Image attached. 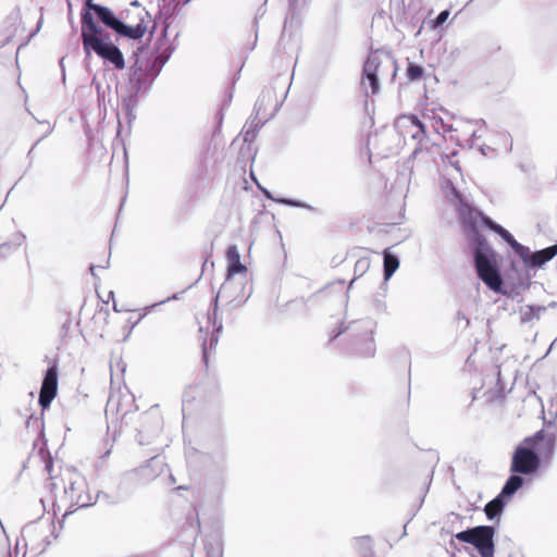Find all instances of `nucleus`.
<instances>
[{"label": "nucleus", "instance_id": "obj_1", "mask_svg": "<svg viewBox=\"0 0 557 557\" xmlns=\"http://www.w3.org/2000/svg\"><path fill=\"white\" fill-rule=\"evenodd\" d=\"M556 434L537 431L533 436L525 437L513 450L510 472L521 475H533L541 467L542 460H550L555 453Z\"/></svg>", "mask_w": 557, "mask_h": 557}, {"label": "nucleus", "instance_id": "obj_2", "mask_svg": "<svg viewBox=\"0 0 557 557\" xmlns=\"http://www.w3.org/2000/svg\"><path fill=\"white\" fill-rule=\"evenodd\" d=\"M89 10L82 13V40L84 49L89 52L92 50L98 57L106 62L111 63L115 69L123 70L125 60L122 51L117 46L110 41L108 35L102 34Z\"/></svg>", "mask_w": 557, "mask_h": 557}, {"label": "nucleus", "instance_id": "obj_3", "mask_svg": "<svg viewBox=\"0 0 557 557\" xmlns=\"http://www.w3.org/2000/svg\"><path fill=\"white\" fill-rule=\"evenodd\" d=\"M375 325L376 323L370 318L341 323L338 329L331 333V339L346 334L360 356L373 357L375 352V343L373 339Z\"/></svg>", "mask_w": 557, "mask_h": 557}, {"label": "nucleus", "instance_id": "obj_4", "mask_svg": "<svg viewBox=\"0 0 557 557\" xmlns=\"http://www.w3.org/2000/svg\"><path fill=\"white\" fill-rule=\"evenodd\" d=\"M473 248L474 265L478 276L492 290L500 292L503 280L497 265L496 253L487 245L482 234H475Z\"/></svg>", "mask_w": 557, "mask_h": 557}, {"label": "nucleus", "instance_id": "obj_5", "mask_svg": "<svg viewBox=\"0 0 557 557\" xmlns=\"http://www.w3.org/2000/svg\"><path fill=\"white\" fill-rule=\"evenodd\" d=\"M172 54V49L166 46L152 61H148L146 65L137 59L129 71V84L132 91L135 94L147 92L154 78L159 75L164 64L168 62Z\"/></svg>", "mask_w": 557, "mask_h": 557}, {"label": "nucleus", "instance_id": "obj_6", "mask_svg": "<svg viewBox=\"0 0 557 557\" xmlns=\"http://www.w3.org/2000/svg\"><path fill=\"white\" fill-rule=\"evenodd\" d=\"M250 294V289L246 292V282L244 280H234L232 277L225 278L219 293L215 295L213 299L212 325L216 334H219L223 329L222 321H218L216 319L219 300L222 299L223 301H225L227 310L231 311L244 305L246 300L249 298Z\"/></svg>", "mask_w": 557, "mask_h": 557}, {"label": "nucleus", "instance_id": "obj_7", "mask_svg": "<svg viewBox=\"0 0 557 557\" xmlns=\"http://www.w3.org/2000/svg\"><path fill=\"white\" fill-rule=\"evenodd\" d=\"M67 485L64 487L63 496L59 503L66 506L64 517L73 513L77 508H84L94 504L91 495L88 493L86 479L76 471H69Z\"/></svg>", "mask_w": 557, "mask_h": 557}, {"label": "nucleus", "instance_id": "obj_8", "mask_svg": "<svg viewBox=\"0 0 557 557\" xmlns=\"http://www.w3.org/2000/svg\"><path fill=\"white\" fill-rule=\"evenodd\" d=\"M51 537L54 535V523L49 518H40L27 523L22 529V539L26 548L36 555L42 554L51 544Z\"/></svg>", "mask_w": 557, "mask_h": 557}, {"label": "nucleus", "instance_id": "obj_9", "mask_svg": "<svg viewBox=\"0 0 557 557\" xmlns=\"http://www.w3.org/2000/svg\"><path fill=\"white\" fill-rule=\"evenodd\" d=\"M495 528L492 525H478L455 534V539L473 545L481 557H494Z\"/></svg>", "mask_w": 557, "mask_h": 557}, {"label": "nucleus", "instance_id": "obj_10", "mask_svg": "<svg viewBox=\"0 0 557 557\" xmlns=\"http://www.w3.org/2000/svg\"><path fill=\"white\" fill-rule=\"evenodd\" d=\"M453 194L459 202L457 207L459 219L463 227L467 230L468 236L473 243H475V234H480L478 231L479 221L483 222V218L486 216L465 201L461 194L456 188H453Z\"/></svg>", "mask_w": 557, "mask_h": 557}, {"label": "nucleus", "instance_id": "obj_11", "mask_svg": "<svg viewBox=\"0 0 557 557\" xmlns=\"http://www.w3.org/2000/svg\"><path fill=\"white\" fill-rule=\"evenodd\" d=\"M58 392V371L55 367L47 369L42 380L40 393H39V405L42 409L50 407L51 401L57 396Z\"/></svg>", "mask_w": 557, "mask_h": 557}, {"label": "nucleus", "instance_id": "obj_12", "mask_svg": "<svg viewBox=\"0 0 557 557\" xmlns=\"http://www.w3.org/2000/svg\"><path fill=\"white\" fill-rule=\"evenodd\" d=\"M382 63H383L382 57L377 52H374L368 57V59L363 65V82L364 81L369 82V85L371 87V92L373 95L376 94L380 89L377 75H379V69L382 65Z\"/></svg>", "mask_w": 557, "mask_h": 557}, {"label": "nucleus", "instance_id": "obj_13", "mask_svg": "<svg viewBox=\"0 0 557 557\" xmlns=\"http://www.w3.org/2000/svg\"><path fill=\"white\" fill-rule=\"evenodd\" d=\"M275 92L271 88H265L261 91L255 103V113L257 116L268 120L273 116L274 111L276 110Z\"/></svg>", "mask_w": 557, "mask_h": 557}, {"label": "nucleus", "instance_id": "obj_14", "mask_svg": "<svg viewBox=\"0 0 557 557\" xmlns=\"http://www.w3.org/2000/svg\"><path fill=\"white\" fill-rule=\"evenodd\" d=\"M398 128H408L407 133L421 141L425 136V126L416 115H404L396 122Z\"/></svg>", "mask_w": 557, "mask_h": 557}, {"label": "nucleus", "instance_id": "obj_15", "mask_svg": "<svg viewBox=\"0 0 557 557\" xmlns=\"http://www.w3.org/2000/svg\"><path fill=\"white\" fill-rule=\"evenodd\" d=\"M89 10L94 11L95 15L107 27L116 30L121 23V20L107 7L88 2Z\"/></svg>", "mask_w": 557, "mask_h": 557}, {"label": "nucleus", "instance_id": "obj_16", "mask_svg": "<svg viewBox=\"0 0 557 557\" xmlns=\"http://www.w3.org/2000/svg\"><path fill=\"white\" fill-rule=\"evenodd\" d=\"M145 422H149L148 429L138 432V443L140 445L149 444L151 440L158 435L161 430V419L158 416L146 414Z\"/></svg>", "mask_w": 557, "mask_h": 557}, {"label": "nucleus", "instance_id": "obj_17", "mask_svg": "<svg viewBox=\"0 0 557 557\" xmlns=\"http://www.w3.org/2000/svg\"><path fill=\"white\" fill-rule=\"evenodd\" d=\"M226 258H227V263H228L226 277L234 278L235 274L246 272L247 269L240 262V255L235 245H232L227 248Z\"/></svg>", "mask_w": 557, "mask_h": 557}, {"label": "nucleus", "instance_id": "obj_18", "mask_svg": "<svg viewBox=\"0 0 557 557\" xmlns=\"http://www.w3.org/2000/svg\"><path fill=\"white\" fill-rule=\"evenodd\" d=\"M555 256H557V244L541 250H536L534 252L531 251V257L530 260L528 261L527 267L541 268L546 262L552 260Z\"/></svg>", "mask_w": 557, "mask_h": 557}, {"label": "nucleus", "instance_id": "obj_19", "mask_svg": "<svg viewBox=\"0 0 557 557\" xmlns=\"http://www.w3.org/2000/svg\"><path fill=\"white\" fill-rule=\"evenodd\" d=\"M225 486V476L223 474L209 478L205 483V494L213 496L218 503L222 502Z\"/></svg>", "mask_w": 557, "mask_h": 557}, {"label": "nucleus", "instance_id": "obj_20", "mask_svg": "<svg viewBox=\"0 0 557 557\" xmlns=\"http://www.w3.org/2000/svg\"><path fill=\"white\" fill-rule=\"evenodd\" d=\"M524 483L525 480L521 474L511 473L498 495L508 503L510 498L518 492V490L524 485Z\"/></svg>", "mask_w": 557, "mask_h": 557}, {"label": "nucleus", "instance_id": "obj_21", "mask_svg": "<svg viewBox=\"0 0 557 557\" xmlns=\"http://www.w3.org/2000/svg\"><path fill=\"white\" fill-rule=\"evenodd\" d=\"M147 32V26L144 24V21L140 20V23H138L135 26L127 25L124 22L121 21L120 25L117 26L115 33L120 36L126 37L128 39H140Z\"/></svg>", "mask_w": 557, "mask_h": 557}, {"label": "nucleus", "instance_id": "obj_22", "mask_svg": "<svg viewBox=\"0 0 557 557\" xmlns=\"http://www.w3.org/2000/svg\"><path fill=\"white\" fill-rule=\"evenodd\" d=\"M546 312L544 306H524L520 309V321L521 323H530L534 320H540L543 313Z\"/></svg>", "mask_w": 557, "mask_h": 557}, {"label": "nucleus", "instance_id": "obj_23", "mask_svg": "<svg viewBox=\"0 0 557 557\" xmlns=\"http://www.w3.org/2000/svg\"><path fill=\"white\" fill-rule=\"evenodd\" d=\"M383 268L385 281H388L399 268L398 257L392 253L389 249H385L383 252Z\"/></svg>", "mask_w": 557, "mask_h": 557}, {"label": "nucleus", "instance_id": "obj_24", "mask_svg": "<svg viewBox=\"0 0 557 557\" xmlns=\"http://www.w3.org/2000/svg\"><path fill=\"white\" fill-rule=\"evenodd\" d=\"M507 502L497 495L494 499L488 502L484 507V512L488 520H494L499 518L502 515Z\"/></svg>", "mask_w": 557, "mask_h": 557}, {"label": "nucleus", "instance_id": "obj_25", "mask_svg": "<svg viewBox=\"0 0 557 557\" xmlns=\"http://www.w3.org/2000/svg\"><path fill=\"white\" fill-rule=\"evenodd\" d=\"M263 195L268 198V199H271L277 203H281V205H285V206H289V207H296V208H304V209H307L309 211H312V212H315L317 211V208L312 207L311 205L307 203V202H304V201H300V200H295V199H290V198H274L271 193L267 189L263 190Z\"/></svg>", "mask_w": 557, "mask_h": 557}, {"label": "nucleus", "instance_id": "obj_26", "mask_svg": "<svg viewBox=\"0 0 557 557\" xmlns=\"http://www.w3.org/2000/svg\"><path fill=\"white\" fill-rule=\"evenodd\" d=\"M354 547L363 557L372 554V539L369 535L359 536L354 540Z\"/></svg>", "mask_w": 557, "mask_h": 557}, {"label": "nucleus", "instance_id": "obj_27", "mask_svg": "<svg viewBox=\"0 0 557 557\" xmlns=\"http://www.w3.org/2000/svg\"><path fill=\"white\" fill-rule=\"evenodd\" d=\"M265 121L267 120L260 117V115L259 116L256 115L250 121L249 125L246 127V129L243 133L244 141H251L255 138L258 129L264 124Z\"/></svg>", "mask_w": 557, "mask_h": 557}, {"label": "nucleus", "instance_id": "obj_28", "mask_svg": "<svg viewBox=\"0 0 557 557\" xmlns=\"http://www.w3.org/2000/svg\"><path fill=\"white\" fill-rule=\"evenodd\" d=\"M483 224L488 227L490 230L497 233L507 244L515 238L510 232H508L506 228H504L502 225L495 223L490 218H483Z\"/></svg>", "mask_w": 557, "mask_h": 557}, {"label": "nucleus", "instance_id": "obj_29", "mask_svg": "<svg viewBox=\"0 0 557 557\" xmlns=\"http://www.w3.org/2000/svg\"><path fill=\"white\" fill-rule=\"evenodd\" d=\"M139 94H135L134 91L131 92L127 97L122 99V109L125 111L127 117H134V110L137 107L138 103V97Z\"/></svg>", "mask_w": 557, "mask_h": 557}, {"label": "nucleus", "instance_id": "obj_30", "mask_svg": "<svg viewBox=\"0 0 557 557\" xmlns=\"http://www.w3.org/2000/svg\"><path fill=\"white\" fill-rule=\"evenodd\" d=\"M121 411H122V409H121V404H120V397L112 394L107 401L106 414L107 416L117 414Z\"/></svg>", "mask_w": 557, "mask_h": 557}, {"label": "nucleus", "instance_id": "obj_31", "mask_svg": "<svg viewBox=\"0 0 557 557\" xmlns=\"http://www.w3.org/2000/svg\"><path fill=\"white\" fill-rule=\"evenodd\" d=\"M424 69L416 63L410 62L407 67V76L410 81H419L422 78Z\"/></svg>", "mask_w": 557, "mask_h": 557}, {"label": "nucleus", "instance_id": "obj_32", "mask_svg": "<svg viewBox=\"0 0 557 557\" xmlns=\"http://www.w3.org/2000/svg\"><path fill=\"white\" fill-rule=\"evenodd\" d=\"M513 251L516 255L519 256V258L523 261L524 265L527 267L528 261L530 260L531 257L530 248L520 244V246H518V248L515 249Z\"/></svg>", "mask_w": 557, "mask_h": 557}, {"label": "nucleus", "instance_id": "obj_33", "mask_svg": "<svg viewBox=\"0 0 557 557\" xmlns=\"http://www.w3.org/2000/svg\"><path fill=\"white\" fill-rule=\"evenodd\" d=\"M513 251L516 255L519 256V258L523 261L524 265L527 267L528 261L530 260L531 257L530 248L520 244V246H518V248L515 249Z\"/></svg>", "mask_w": 557, "mask_h": 557}, {"label": "nucleus", "instance_id": "obj_34", "mask_svg": "<svg viewBox=\"0 0 557 557\" xmlns=\"http://www.w3.org/2000/svg\"><path fill=\"white\" fill-rule=\"evenodd\" d=\"M448 16H449L448 10H443L442 12H440V14L435 17V20L432 21L433 27L436 28V27L442 26L447 21Z\"/></svg>", "mask_w": 557, "mask_h": 557}, {"label": "nucleus", "instance_id": "obj_35", "mask_svg": "<svg viewBox=\"0 0 557 557\" xmlns=\"http://www.w3.org/2000/svg\"><path fill=\"white\" fill-rule=\"evenodd\" d=\"M369 261L367 259H360L356 262L355 272H359L362 275L369 269Z\"/></svg>", "mask_w": 557, "mask_h": 557}, {"label": "nucleus", "instance_id": "obj_36", "mask_svg": "<svg viewBox=\"0 0 557 557\" xmlns=\"http://www.w3.org/2000/svg\"><path fill=\"white\" fill-rule=\"evenodd\" d=\"M148 467H153L158 469L159 473H161L164 468V462L158 457H153L149 460Z\"/></svg>", "mask_w": 557, "mask_h": 557}, {"label": "nucleus", "instance_id": "obj_37", "mask_svg": "<svg viewBox=\"0 0 557 557\" xmlns=\"http://www.w3.org/2000/svg\"><path fill=\"white\" fill-rule=\"evenodd\" d=\"M178 295L180 294H173L171 297H168L165 300H162L160 302L151 305L150 307L145 308V310L148 311V310H150V309H152V308H154V307H157L159 305L165 304L166 301H170V300H173V299H178L180 298Z\"/></svg>", "mask_w": 557, "mask_h": 557}, {"label": "nucleus", "instance_id": "obj_38", "mask_svg": "<svg viewBox=\"0 0 557 557\" xmlns=\"http://www.w3.org/2000/svg\"><path fill=\"white\" fill-rule=\"evenodd\" d=\"M12 246L10 244H2L0 245V256H8L11 253Z\"/></svg>", "mask_w": 557, "mask_h": 557}, {"label": "nucleus", "instance_id": "obj_39", "mask_svg": "<svg viewBox=\"0 0 557 557\" xmlns=\"http://www.w3.org/2000/svg\"><path fill=\"white\" fill-rule=\"evenodd\" d=\"M455 156H457V152H456V151L451 152L450 154H447V158H448V160H449V163H450L453 166H455L457 171H460V169H459V166L457 165V163L453 161V158H454Z\"/></svg>", "mask_w": 557, "mask_h": 557}, {"label": "nucleus", "instance_id": "obj_40", "mask_svg": "<svg viewBox=\"0 0 557 557\" xmlns=\"http://www.w3.org/2000/svg\"><path fill=\"white\" fill-rule=\"evenodd\" d=\"M440 123H441V127H442L444 133L453 132L454 131L453 126L445 124L442 119L440 120Z\"/></svg>", "mask_w": 557, "mask_h": 557}, {"label": "nucleus", "instance_id": "obj_41", "mask_svg": "<svg viewBox=\"0 0 557 557\" xmlns=\"http://www.w3.org/2000/svg\"><path fill=\"white\" fill-rule=\"evenodd\" d=\"M52 466H53V465H52V460H51V459H50V460H48V461L46 462V466H45L46 470L48 471V473H49L50 475H51V473H52Z\"/></svg>", "mask_w": 557, "mask_h": 557}, {"label": "nucleus", "instance_id": "obj_42", "mask_svg": "<svg viewBox=\"0 0 557 557\" xmlns=\"http://www.w3.org/2000/svg\"><path fill=\"white\" fill-rule=\"evenodd\" d=\"M508 245L512 248V250H515L518 248V246H520V243L512 238V240L508 243Z\"/></svg>", "mask_w": 557, "mask_h": 557}, {"label": "nucleus", "instance_id": "obj_43", "mask_svg": "<svg viewBox=\"0 0 557 557\" xmlns=\"http://www.w3.org/2000/svg\"><path fill=\"white\" fill-rule=\"evenodd\" d=\"M508 245L512 248V250H515L518 248V246H520V243L512 238V240L508 243Z\"/></svg>", "mask_w": 557, "mask_h": 557}, {"label": "nucleus", "instance_id": "obj_44", "mask_svg": "<svg viewBox=\"0 0 557 557\" xmlns=\"http://www.w3.org/2000/svg\"><path fill=\"white\" fill-rule=\"evenodd\" d=\"M216 343H218V336H212L210 339V346L212 347Z\"/></svg>", "mask_w": 557, "mask_h": 557}, {"label": "nucleus", "instance_id": "obj_45", "mask_svg": "<svg viewBox=\"0 0 557 557\" xmlns=\"http://www.w3.org/2000/svg\"><path fill=\"white\" fill-rule=\"evenodd\" d=\"M63 60H64L63 58L60 60V65L62 67V77H63V79H65V72H64V66H63Z\"/></svg>", "mask_w": 557, "mask_h": 557}, {"label": "nucleus", "instance_id": "obj_46", "mask_svg": "<svg viewBox=\"0 0 557 557\" xmlns=\"http://www.w3.org/2000/svg\"><path fill=\"white\" fill-rule=\"evenodd\" d=\"M495 374L497 375V380L499 381V380H500V379H499V376H500V371H499V369H498V368H496V372H495Z\"/></svg>", "mask_w": 557, "mask_h": 557}, {"label": "nucleus", "instance_id": "obj_47", "mask_svg": "<svg viewBox=\"0 0 557 557\" xmlns=\"http://www.w3.org/2000/svg\"><path fill=\"white\" fill-rule=\"evenodd\" d=\"M385 62L388 63L389 65H393L392 60L389 58H387V57L385 58Z\"/></svg>", "mask_w": 557, "mask_h": 557}, {"label": "nucleus", "instance_id": "obj_48", "mask_svg": "<svg viewBox=\"0 0 557 557\" xmlns=\"http://www.w3.org/2000/svg\"><path fill=\"white\" fill-rule=\"evenodd\" d=\"M95 269H96V267H95V265H91V267H90V272H91V274H92L94 276H95Z\"/></svg>", "mask_w": 557, "mask_h": 557}, {"label": "nucleus", "instance_id": "obj_49", "mask_svg": "<svg viewBox=\"0 0 557 557\" xmlns=\"http://www.w3.org/2000/svg\"><path fill=\"white\" fill-rule=\"evenodd\" d=\"M355 280H356V278H354L352 281H350V285H349V287H351V286H352V284H354Z\"/></svg>", "mask_w": 557, "mask_h": 557}, {"label": "nucleus", "instance_id": "obj_50", "mask_svg": "<svg viewBox=\"0 0 557 557\" xmlns=\"http://www.w3.org/2000/svg\"><path fill=\"white\" fill-rule=\"evenodd\" d=\"M471 136H472V137H476V133H475V132H473V133L471 134Z\"/></svg>", "mask_w": 557, "mask_h": 557}, {"label": "nucleus", "instance_id": "obj_51", "mask_svg": "<svg viewBox=\"0 0 557 557\" xmlns=\"http://www.w3.org/2000/svg\"><path fill=\"white\" fill-rule=\"evenodd\" d=\"M299 1H300V0H293V2H295V3L299 2Z\"/></svg>", "mask_w": 557, "mask_h": 557}]
</instances>
